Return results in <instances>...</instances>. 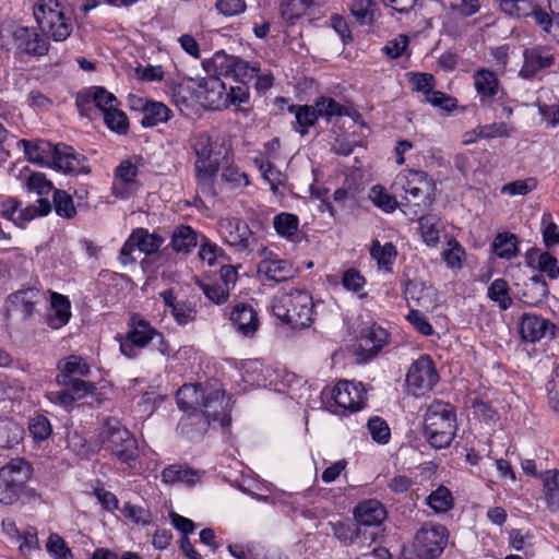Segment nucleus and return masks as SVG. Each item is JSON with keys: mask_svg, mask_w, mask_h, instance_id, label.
Listing matches in <instances>:
<instances>
[{"mask_svg": "<svg viewBox=\"0 0 559 559\" xmlns=\"http://www.w3.org/2000/svg\"><path fill=\"white\" fill-rule=\"evenodd\" d=\"M509 16L513 19L532 16L535 23L547 33L550 32L552 26V20L550 15L539 4L535 3L534 0H528L526 3L522 4V7H520L519 15Z\"/></svg>", "mask_w": 559, "mask_h": 559, "instance_id": "c9c22d12", "label": "nucleus"}, {"mask_svg": "<svg viewBox=\"0 0 559 559\" xmlns=\"http://www.w3.org/2000/svg\"><path fill=\"white\" fill-rule=\"evenodd\" d=\"M211 421H219L225 425L228 420L224 406V391L218 385L209 384L202 408L194 423L198 425V432H204Z\"/></svg>", "mask_w": 559, "mask_h": 559, "instance_id": "ddd939ff", "label": "nucleus"}, {"mask_svg": "<svg viewBox=\"0 0 559 559\" xmlns=\"http://www.w3.org/2000/svg\"><path fill=\"white\" fill-rule=\"evenodd\" d=\"M515 287L519 300L531 307L540 305L549 295L548 284L542 275H534L522 284L516 283Z\"/></svg>", "mask_w": 559, "mask_h": 559, "instance_id": "6ab92c4d", "label": "nucleus"}, {"mask_svg": "<svg viewBox=\"0 0 559 559\" xmlns=\"http://www.w3.org/2000/svg\"><path fill=\"white\" fill-rule=\"evenodd\" d=\"M51 210V204L46 198H39L36 205H29L19 211L16 226L23 227L27 222L37 216L47 215Z\"/></svg>", "mask_w": 559, "mask_h": 559, "instance_id": "de8ad7c7", "label": "nucleus"}, {"mask_svg": "<svg viewBox=\"0 0 559 559\" xmlns=\"http://www.w3.org/2000/svg\"><path fill=\"white\" fill-rule=\"evenodd\" d=\"M386 516L385 509L378 500L360 502L354 510V519L357 525L378 526Z\"/></svg>", "mask_w": 559, "mask_h": 559, "instance_id": "b1692460", "label": "nucleus"}, {"mask_svg": "<svg viewBox=\"0 0 559 559\" xmlns=\"http://www.w3.org/2000/svg\"><path fill=\"white\" fill-rule=\"evenodd\" d=\"M487 296L502 310H507L512 306L509 284L503 278H497L491 282L487 290Z\"/></svg>", "mask_w": 559, "mask_h": 559, "instance_id": "37998d69", "label": "nucleus"}, {"mask_svg": "<svg viewBox=\"0 0 559 559\" xmlns=\"http://www.w3.org/2000/svg\"><path fill=\"white\" fill-rule=\"evenodd\" d=\"M455 412L452 405L442 401L432 402L424 416V437L435 449L451 444L455 431Z\"/></svg>", "mask_w": 559, "mask_h": 559, "instance_id": "f257e3e1", "label": "nucleus"}, {"mask_svg": "<svg viewBox=\"0 0 559 559\" xmlns=\"http://www.w3.org/2000/svg\"><path fill=\"white\" fill-rule=\"evenodd\" d=\"M28 431L36 442L44 441L52 432L51 424L47 417L36 415L28 421Z\"/></svg>", "mask_w": 559, "mask_h": 559, "instance_id": "6e6d98bb", "label": "nucleus"}, {"mask_svg": "<svg viewBox=\"0 0 559 559\" xmlns=\"http://www.w3.org/2000/svg\"><path fill=\"white\" fill-rule=\"evenodd\" d=\"M297 270L293 264L284 259H280L276 254L267 253L258 264V276L261 280L285 282L293 278Z\"/></svg>", "mask_w": 559, "mask_h": 559, "instance_id": "dca6fc26", "label": "nucleus"}, {"mask_svg": "<svg viewBox=\"0 0 559 559\" xmlns=\"http://www.w3.org/2000/svg\"><path fill=\"white\" fill-rule=\"evenodd\" d=\"M32 465L24 459H12L0 468V502L10 506L17 501L24 485L32 477Z\"/></svg>", "mask_w": 559, "mask_h": 559, "instance_id": "39448f33", "label": "nucleus"}, {"mask_svg": "<svg viewBox=\"0 0 559 559\" xmlns=\"http://www.w3.org/2000/svg\"><path fill=\"white\" fill-rule=\"evenodd\" d=\"M173 116V111L160 102L151 100L146 103L143 109L141 124L144 128H152L159 123L167 122Z\"/></svg>", "mask_w": 559, "mask_h": 559, "instance_id": "2f4dec72", "label": "nucleus"}, {"mask_svg": "<svg viewBox=\"0 0 559 559\" xmlns=\"http://www.w3.org/2000/svg\"><path fill=\"white\" fill-rule=\"evenodd\" d=\"M87 97H90L93 104L103 112L119 106V102L112 93L100 86H94L88 91Z\"/></svg>", "mask_w": 559, "mask_h": 559, "instance_id": "8fccbe9b", "label": "nucleus"}, {"mask_svg": "<svg viewBox=\"0 0 559 559\" xmlns=\"http://www.w3.org/2000/svg\"><path fill=\"white\" fill-rule=\"evenodd\" d=\"M197 160L195 170L199 181L209 190H212L213 178L218 171V162L212 158L211 138L206 133H200L194 136L192 142Z\"/></svg>", "mask_w": 559, "mask_h": 559, "instance_id": "9b49d317", "label": "nucleus"}, {"mask_svg": "<svg viewBox=\"0 0 559 559\" xmlns=\"http://www.w3.org/2000/svg\"><path fill=\"white\" fill-rule=\"evenodd\" d=\"M289 110L295 112L296 123L298 126L297 131L301 135L307 134L308 129L314 126L319 118L314 106H290Z\"/></svg>", "mask_w": 559, "mask_h": 559, "instance_id": "a18cd8bd", "label": "nucleus"}, {"mask_svg": "<svg viewBox=\"0 0 559 559\" xmlns=\"http://www.w3.org/2000/svg\"><path fill=\"white\" fill-rule=\"evenodd\" d=\"M129 331L126 336L118 335L120 352L128 358H135L140 350L146 347L157 331L145 320L132 316L129 322Z\"/></svg>", "mask_w": 559, "mask_h": 559, "instance_id": "1a4fd4ad", "label": "nucleus"}, {"mask_svg": "<svg viewBox=\"0 0 559 559\" xmlns=\"http://www.w3.org/2000/svg\"><path fill=\"white\" fill-rule=\"evenodd\" d=\"M260 72L257 63L250 64L247 61L236 57L231 74L237 81L246 84V82L254 79V75Z\"/></svg>", "mask_w": 559, "mask_h": 559, "instance_id": "e2e57ef3", "label": "nucleus"}, {"mask_svg": "<svg viewBox=\"0 0 559 559\" xmlns=\"http://www.w3.org/2000/svg\"><path fill=\"white\" fill-rule=\"evenodd\" d=\"M100 439L104 448L121 463H131L138 457V442L119 420L109 418L105 421Z\"/></svg>", "mask_w": 559, "mask_h": 559, "instance_id": "20e7f679", "label": "nucleus"}, {"mask_svg": "<svg viewBox=\"0 0 559 559\" xmlns=\"http://www.w3.org/2000/svg\"><path fill=\"white\" fill-rule=\"evenodd\" d=\"M50 304L51 309L47 314V323L52 329H60L66 325L71 318L70 301L66 296L52 293Z\"/></svg>", "mask_w": 559, "mask_h": 559, "instance_id": "bb28decb", "label": "nucleus"}, {"mask_svg": "<svg viewBox=\"0 0 559 559\" xmlns=\"http://www.w3.org/2000/svg\"><path fill=\"white\" fill-rule=\"evenodd\" d=\"M524 63L520 70V75L524 79L533 78L538 71L549 68L554 63V57L544 53L539 48L524 50Z\"/></svg>", "mask_w": 559, "mask_h": 559, "instance_id": "a878e982", "label": "nucleus"}, {"mask_svg": "<svg viewBox=\"0 0 559 559\" xmlns=\"http://www.w3.org/2000/svg\"><path fill=\"white\" fill-rule=\"evenodd\" d=\"M513 132V126L507 122H495L491 124L478 127L476 130H474L475 136L480 139L510 136Z\"/></svg>", "mask_w": 559, "mask_h": 559, "instance_id": "864d4df0", "label": "nucleus"}, {"mask_svg": "<svg viewBox=\"0 0 559 559\" xmlns=\"http://www.w3.org/2000/svg\"><path fill=\"white\" fill-rule=\"evenodd\" d=\"M439 381L432 359L428 355L420 356L408 368L406 383L415 395L424 394L433 389Z\"/></svg>", "mask_w": 559, "mask_h": 559, "instance_id": "f8f14e48", "label": "nucleus"}, {"mask_svg": "<svg viewBox=\"0 0 559 559\" xmlns=\"http://www.w3.org/2000/svg\"><path fill=\"white\" fill-rule=\"evenodd\" d=\"M276 233L285 238L292 239L298 231L299 219L290 213H281L273 221Z\"/></svg>", "mask_w": 559, "mask_h": 559, "instance_id": "09e8293b", "label": "nucleus"}, {"mask_svg": "<svg viewBox=\"0 0 559 559\" xmlns=\"http://www.w3.org/2000/svg\"><path fill=\"white\" fill-rule=\"evenodd\" d=\"M12 36L16 49L24 53L40 57L49 50L48 37L44 33H38L34 27L19 26Z\"/></svg>", "mask_w": 559, "mask_h": 559, "instance_id": "2eb2a0df", "label": "nucleus"}, {"mask_svg": "<svg viewBox=\"0 0 559 559\" xmlns=\"http://www.w3.org/2000/svg\"><path fill=\"white\" fill-rule=\"evenodd\" d=\"M60 373L57 376V382H66L68 379H75V376L86 377L91 373L87 361L76 355H71L58 362Z\"/></svg>", "mask_w": 559, "mask_h": 559, "instance_id": "c756f323", "label": "nucleus"}, {"mask_svg": "<svg viewBox=\"0 0 559 559\" xmlns=\"http://www.w3.org/2000/svg\"><path fill=\"white\" fill-rule=\"evenodd\" d=\"M46 548L55 559H72V552L67 543L57 534L49 536Z\"/></svg>", "mask_w": 559, "mask_h": 559, "instance_id": "69168bd1", "label": "nucleus"}, {"mask_svg": "<svg viewBox=\"0 0 559 559\" xmlns=\"http://www.w3.org/2000/svg\"><path fill=\"white\" fill-rule=\"evenodd\" d=\"M236 57L227 55L225 51H217L214 56L203 62V67L213 78L229 76L231 74Z\"/></svg>", "mask_w": 559, "mask_h": 559, "instance_id": "72a5a7b5", "label": "nucleus"}, {"mask_svg": "<svg viewBox=\"0 0 559 559\" xmlns=\"http://www.w3.org/2000/svg\"><path fill=\"white\" fill-rule=\"evenodd\" d=\"M24 437V429L14 420L0 417V448L10 449L19 444Z\"/></svg>", "mask_w": 559, "mask_h": 559, "instance_id": "f704fd0d", "label": "nucleus"}, {"mask_svg": "<svg viewBox=\"0 0 559 559\" xmlns=\"http://www.w3.org/2000/svg\"><path fill=\"white\" fill-rule=\"evenodd\" d=\"M203 102L213 110L227 108V86L219 78H210L203 84Z\"/></svg>", "mask_w": 559, "mask_h": 559, "instance_id": "393cba45", "label": "nucleus"}, {"mask_svg": "<svg viewBox=\"0 0 559 559\" xmlns=\"http://www.w3.org/2000/svg\"><path fill=\"white\" fill-rule=\"evenodd\" d=\"M138 175V168L130 160H123L116 168L115 180L112 183V194L127 199L133 194L138 188L135 177Z\"/></svg>", "mask_w": 559, "mask_h": 559, "instance_id": "4be33fe9", "label": "nucleus"}, {"mask_svg": "<svg viewBox=\"0 0 559 559\" xmlns=\"http://www.w3.org/2000/svg\"><path fill=\"white\" fill-rule=\"evenodd\" d=\"M449 539L445 526L435 523H426L416 533L414 551L421 559H436L444 550Z\"/></svg>", "mask_w": 559, "mask_h": 559, "instance_id": "0eeeda50", "label": "nucleus"}, {"mask_svg": "<svg viewBox=\"0 0 559 559\" xmlns=\"http://www.w3.org/2000/svg\"><path fill=\"white\" fill-rule=\"evenodd\" d=\"M427 504L437 513L451 510L454 504L452 492L444 486H439L427 497Z\"/></svg>", "mask_w": 559, "mask_h": 559, "instance_id": "c03bdc74", "label": "nucleus"}, {"mask_svg": "<svg viewBox=\"0 0 559 559\" xmlns=\"http://www.w3.org/2000/svg\"><path fill=\"white\" fill-rule=\"evenodd\" d=\"M473 79L477 93L483 97H492L497 94L499 81L492 71L479 69L474 73Z\"/></svg>", "mask_w": 559, "mask_h": 559, "instance_id": "ea45409f", "label": "nucleus"}, {"mask_svg": "<svg viewBox=\"0 0 559 559\" xmlns=\"http://www.w3.org/2000/svg\"><path fill=\"white\" fill-rule=\"evenodd\" d=\"M19 146L23 147L25 157L28 162L40 166L51 167L55 163L53 156L58 153L59 144H52L48 141H28L20 140Z\"/></svg>", "mask_w": 559, "mask_h": 559, "instance_id": "aec40b11", "label": "nucleus"}, {"mask_svg": "<svg viewBox=\"0 0 559 559\" xmlns=\"http://www.w3.org/2000/svg\"><path fill=\"white\" fill-rule=\"evenodd\" d=\"M207 386L209 384H185L177 391L176 400L179 408L183 412H191L179 423L181 432L188 437H193L190 427L194 425L197 417H199Z\"/></svg>", "mask_w": 559, "mask_h": 559, "instance_id": "9d476101", "label": "nucleus"}, {"mask_svg": "<svg viewBox=\"0 0 559 559\" xmlns=\"http://www.w3.org/2000/svg\"><path fill=\"white\" fill-rule=\"evenodd\" d=\"M314 108L318 117H323L330 121L333 117L344 115V107L331 97H320L316 100Z\"/></svg>", "mask_w": 559, "mask_h": 559, "instance_id": "5fc2aeb1", "label": "nucleus"}, {"mask_svg": "<svg viewBox=\"0 0 559 559\" xmlns=\"http://www.w3.org/2000/svg\"><path fill=\"white\" fill-rule=\"evenodd\" d=\"M53 203L56 213L59 216L72 218L76 214L73 200L66 191L56 190L53 192Z\"/></svg>", "mask_w": 559, "mask_h": 559, "instance_id": "4d7b16f0", "label": "nucleus"}, {"mask_svg": "<svg viewBox=\"0 0 559 559\" xmlns=\"http://www.w3.org/2000/svg\"><path fill=\"white\" fill-rule=\"evenodd\" d=\"M230 321L237 332L243 336H252L259 329L257 311L249 305H236L230 313Z\"/></svg>", "mask_w": 559, "mask_h": 559, "instance_id": "5701e85b", "label": "nucleus"}, {"mask_svg": "<svg viewBox=\"0 0 559 559\" xmlns=\"http://www.w3.org/2000/svg\"><path fill=\"white\" fill-rule=\"evenodd\" d=\"M396 190L405 193L408 202L419 205L420 202L430 204L435 198L436 183L426 171L405 169L401 171L393 183Z\"/></svg>", "mask_w": 559, "mask_h": 559, "instance_id": "423d86ee", "label": "nucleus"}, {"mask_svg": "<svg viewBox=\"0 0 559 559\" xmlns=\"http://www.w3.org/2000/svg\"><path fill=\"white\" fill-rule=\"evenodd\" d=\"M104 115V121L106 126L117 132V133H126L129 128V122L126 114L121 111L118 106L112 109L106 111Z\"/></svg>", "mask_w": 559, "mask_h": 559, "instance_id": "13d9d810", "label": "nucleus"}, {"mask_svg": "<svg viewBox=\"0 0 559 559\" xmlns=\"http://www.w3.org/2000/svg\"><path fill=\"white\" fill-rule=\"evenodd\" d=\"M162 480L166 484L183 483L194 485L199 480V474L188 465L173 464L163 469Z\"/></svg>", "mask_w": 559, "mask_h": 559, "instance_id": "473e14b6", "label": "nucleus"}, {"mask_svg": "<svg viewBox=\"0 0 559 559\" xmlns=\"http://www.w3.org/2000/svg\"><path fill=\"white\" fill-rule=\"evenodd\" d=\"M495 253L506 260H511L518 255V238L514 234H498L492 242Z\"/></svg>", "mask_w": 559, "mask_h": 559, "instance_id": "a19ab883", "label": "nucleus"}, {"mask_svg": "<svg viewBox=\"0 0 559 559\" xmlns=\"http://www.w3.org/2000/svg\"><path fill=\"white\" fill-rule=\"evenodd\" d=\"M197 245V234L190 226L181 225L174 230L170 246L177 253H189Z\"/></svg>", "mask_w": 559, "mask_h": 559, "instance_id": "e433bc0d", "label": "nucleus"}, {"mask_svg": "<svg viewBox=\"0 0 559 559\" xmlns=\"http://www.w3.org/2000/svg\"><path fill=\"white\" fill-rule=\"evenodd\" d=\"M542 234L546 247H552L559 243V228L552 222L550 213L546 212L542 216Z\"/></svg>", "mask_w": 559, "mask_h": 559, "instance_id": "0e129e2a", "label": "nucleus"}, {"mask_svg": "<svg viewBox=\"0 0 559 559\" xmlns=\"http://www.w3.org/2000/svg\"><path fill=\"white\" fill-rule=\"evenodd\" d=\"M374 7L371 0H354L349 5V10L359 24L366 25L373 21Z\"/></svg>", "mask_w": 559, "mask_h": 559, "instance_id": "603ef678", "label": "nucleus"}, {"mask_svg": "<svg viewBox=\"0 0 559 559\" xmlns=\"http://www.w3.org/2000/svg\"><path fill=\"white\" fill-rule=\"evenodd\" d=\"M536 186L537 182L534 178H526L504 185L501 192L509 195H525L533 191Z\"/></svg>", "mask_w": 559, "mask_h": 559, "instance_id": "338daca9", "label": "nucleus"}, {"mask_svg": "<svg viewBox=\"0 0 559 559\" xmlns=\"http://www.w3.org/2000/svg\"><path fill=\"white\" fill-rule=\"evenodd\" d=\"M449 248L442 252V257L447 264L451 267H459L462 264L465 251L456 240H449Z\"/></svg>", "mask_w": 559, "mask_h": 559, "instance_id": "774afa93", "label": "nucleus"}, {"mask_svg": "<svg viewBox=\"0 0 559 559\" xmlns=\"http://www.w3.org/2000/svg\"><path fill=\"white\" fill-rule=\"evenodd\" d=\"M389 334L380 326H370L360 335L359 348L366 352L367 358L376 356L388 343Z\"/></svg>", "mask_w": 559, "mask_h": 559, "instance_id": "cd10ccee", "label": "nucleus"}, {"mask_svg": "<svg viewBox=\"0 0 559 559\" xmlns=\"http://www.w3.org/2000/svg\"><path fill=\"white\" fill-rule=\"evenodd\" d=\"M217 228L224 241L238 252H250L257 243L254 233L239 217H221Z\"/></svg>", "mask_w": 559, "mask_h": 559, "instance_id": "6e6552de", "label": "nucleus"}, {"mask_svg": "<svg viewBox=\"0 0 559 559\" xmlns=\"http://www.w3.org/2000/svg\"><path fill=\"white\" fill-rule=\"evenodd\" d=\"M555 329L549 320L532 313H524L519 324L521 338L528 343L538 342L547 334L554 335Z\"/></svg>", "mask_w": 559, "mask_h": 559, "instance_id": "a211bd4d", "label": "nucleus"}, {"mask_svg": "<svg viewBox=\"0 0 559 559\" xmlns=\"http://www.w3.org/2000/svg\"><path fill=\"white\" fill-rule=\"evenodd\" d=\"M273 313L293 328H307L313 321L312 296L305 289L280 293L272 304Z\"/></svg>", "mask_w": 559, "mask_h": 559, "instance_id": "f03ea898", "label": "nucleus"}, {"mask_svg": "<svg viewBox=\"0 0 559 559\" xmlns=\"http://www.w3.org/2000/svg\"><path fill=\"white\" fill-rule=\"evenodd\" d=\"M52 168L63 171L64 174L78 175L90 173L84 156L76 154L75 151L66 144H59L58 153L53 156Z\"/></svg>", "mask_w": 559, "mask_h": 559, "instance_id": "412c9836", "label": "nucleus"}, {"mask_svg": "<svg viewBox=\"0 0 559 559\" xmlns=\"http://www.w3.org/2000/svg\"><path fill=\"white\" fill-rule=\"evenodd\" d=\"M543 481V493L547 508L559 510V471L547 469L539 475Z\"/></svg>", "mask_w": 559, "mask_h": 559, "instance_id": "7c9ffc66", "label": "nucleus"}, {"mask_svg": "<svg viewBox=\"0 0 559 559\" xmlns=\"http://www.w3.org/2000/svg\"><path fill=\"white\" fill-rule=\"evenodd\" d=\"M370 199L372 203L385 212H393L397 206L394 197L385 192L382 187L376 186L370 190Z\"/></svg>", "mask_w": 559, "mask_h": 559, "instance_id": "680f3d73", "label": "nucleus"}, {"mask_svg": "<svg viewBox=\"0 0 559 559\" xmlns=\"http://www.w3.org/2000/svg\"><path fill=\"white\" fill-rule=\"evenodd\" d=\"M370 254L377 261L379 269L389 272L396 259L397 251L392 242L381 245L380 241L376 239L371 243Z\"/></svg>", "mask_w": 559, "mask_h": 559, "instance_id": "58836bf2", "label": "nucleus"}, {"mask_svg": "<svg viewBox=\"0 0 559 559\" xmlns=\"http://www.w3.org/2000/svg\"><path fill=\"white\" fill-rule=\"evenodd\" d=\"M62 388L58 391H51L47 394L48 399L63 407L70 406L75 401L82 400L87 395L94 394L96 388L93 383L81 379H68L66 382H57Z\"/></svg>", "mask_w": 559, "mask_h": 559, "instance_id": "4468645a", "label": "nucleus"}, {"mask_svg": "<svg viewBox=\"0 0 559 559\" xmlns=\"http://www.w3.org/2000/svg\"><path fill=\"white\" fill-rule=\"evenodd\" d=\"M254 164L262 173L264 180L269 182L271 190L276 193L278 187L284 182V175L272 163L264 162L261 158H255Z\"/></svg>", "mask_w": 559, "mask_h": 559, "instance_id": "3c124183", "label": "nucleus"}, {"mask_svg": "<svg viewBox=\"0 0 559 559\" xmlns=\"http://www.w3.org/2000/svg\"><path fill=\"white\" fill-rule=\"evenodd\" d=\"M131 236L132 241L135 242L136 249L145 254L157 252L164 243L163 237L155 233L151 234L144 228L134 229Z\"/></svg>", "mask_w": 559, "mask_h": 559, "instance_id": "4c0bfd02", "label": "nucleus"}, {"mask_svg": "<svg viewBox=\"0 0 559 559\" xmlns=\"http://www.w3.org/2000/svg\"><path fill=\"white\" fill-rule=\"evenodd\" d=\"M371 438L381 444L389 442L391 437L390 428L385 420L380 417H373L368 420L367 424Z\"/></svg>", "mask_w": 559, "mask_h": 559, "instance_id": "bf43d9fd", "label": "nucleus"}, {"mask_svg": "<svg viewBox=\"0 0 559 559\" xmlns=\"http://www.w3.org/2000/svg\"><path fill=\"white\" fill-rule=\"evenodd\" d=\"M200 288L203 294L214 304L221 305L227 301L230 290L228 287L223 286L218 282L209 284V283H199Z\"/></svg>", "mask_w": 559, "mask_h": 559, "instance_id": "052dcab7", "label": "nucleus"}, {"mask_svg": "<svg viewBox=\"0 0 559 559\" xmlns=\"http://www.w3.org/2000/svg\"><path fill=\"white\" fill-rule=\"evenodd\" d=\"M421 238L427 246H436L439 242L442 223L436 215H425L419 218Z\"/></svg>", "mask_w": 559, "mask_h": 559, "instance_id": "79ce46f5", "label": "nucleus"}, {"mask_svg": "<svg viewBox=\"0 0 559 559\" xmlns=\"http://www.w3.org/2000/svg\"><path fill=\"white\" fill-rule=\"evenodd\" d=\"M33 14L39 31L55 41H63L71 35L72 20L57 0H40Z\"/></svg>", "mask_w": 559, "mask_h": 559, "instance_id": "7ed1b4c3", "label": "nucleus"}, {"mask_svg": "<svg viewBox=\"0 0 559 559\" xmlns=\"http://www.w3.org/2000/svg\"><path fill=\"white\" fill-rule=\"evenodd\" d=\"M40 299L41 295L38 290L28 288L10 295L9 304L12 310L20 312L23 319H27L32 317L34 307Z\"/></svg>", "mask_w": 559, "mask_h": 559, "instance_id": "c85d7f7f", "label": "nucleus"}, {"mask_svg": "<svg viewBox=\"0 0 559 559\" xmlns=\"http://www.w3.org/2000/svg\"><path fill=\"white\" fill-rule=\"evenodd\" d=\"M311 4V0H281V16L285 21L294 23L295 20L306 13Z\"/></svg>", "mask_w": 559, "mask_h": 559, "instance_id": "49530a36", "label": "nucleus"}, {"mask_svg": "<svg viewBox=\"0 0 559 559\" xmlns=\"http://www.w3.org/2000/svg\"><path fill=\"white\" fill-rule=\"evenodd\" d=\"M332 397L340 407L358 411L365 405L366 392L360 382L340 381L332 391Z\"/></svg>", "mask_w": 559, "mask_h": 559, "instance_id": "f3484780", "label": "nucleus"}]
</instances>
